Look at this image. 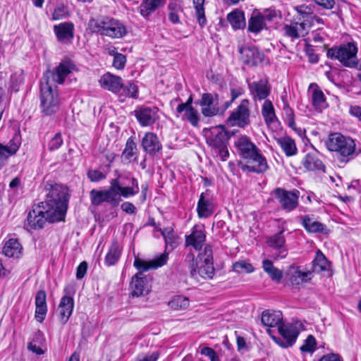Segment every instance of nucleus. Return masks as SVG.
Listing matches in <instances>:
<instances>
[{
	"label": "nucleus",
	"mask_w": 361,
	"mask_h": 361,
	"mask_svg": "<svg viewBox=\"0 0 361 361\" xmlns=\"http://www.w3.org/2000/svg\"><path fill=\"white\" fill-rule=\"evenodd\" d=\"M233 269L234 271L237 273L248 274L254 271V267L250 262L245 260H241L236 262L233 264Z\"/></svg>",
	"instance_id": "obj_51"
},
{
	"label": "nucleus",
	"mask_w": 361,
	"mask_h": 361,
	"mask_svg": "<svg viewBox=\"0 0 361 361\" xmlns=\"http://www.w3.org/2000/svg\"><path fill=\"white\" fill-rule=\"evenodd\" d=\"M74 68L75 65L71 62L62 61L56 68L55 71H47L42 78H47V80H49V78H51L53 82L61 84Z\"/></svg>",
	"instance_id": "obj_14"
},
{
	"label": "nucleus",
	"mask_w": 361,
	"mask_h": 361,
	"mask_svg": "<svg viewBox=\"0 0 361 361\" xmlns=\"http://www.w3.org/2000/svg\"><path fill=\"white\" fill-rule=\"evenodd\" d=\"M284 33L287 37L293 39H298L305 37L308 33L305 26L299 22L293 23L290 25H285L283 27Z\"/></svg>",
	"instance_id": "obj_32"
},
{
	"label": "nucleus",
	"mask_w": 361,
	"mask_h": 361,
	"mask_svg": "<svg viewBox=\"0 0 361 361\" xmlns=\"http://www.w3.org/2000/svg\"><path fill=\"white\" fill-rule=\"evenodd\" d=\"M275 138L286 156L290 157L297 153L295 142L290 137H275Z\"/></svg>",
	"instance_id": "obj_39"
},
{
	"label": "nucleus",
	"mask_w": 361,
	"mask_h": 361,
	"mask_svg": "<svg viewBox=\"0 0 361 361\" xmlns=\"http://www.w3.org/2000/svg\"><path fill=\"white\" fill-rule=\"evenodd\" d=\"M227 19L233 29H241L245 27V18L244 13L239 10L231 12L227 16Z\"/></svg>",
	"instance_id": "obj_41"
},
{
	"label": "nucleus",
	"mask_w": 361,
	"mask_h": 361,
	"mask_svg": "<svg viewBox=\"0 0 361 361\" xmlns=\"http://www.w3.org/2000/svg\"><path fill=\"white\" fill-rule=\"evenodd\" d=\"M47 312V306H36L35 318L37 322H42Z\"/></svg>",
	"instance_id": "obj_60"
},
{
	"label": "nucleus",
	"mask_w": 361,
	"mask_h": 361,
	"mask_svg": "<svg viewBox=\"0 0 361 361\" xmlns=\"http://www.w3.org/2000/svg\"><path fill=\"white\" fill-rule=\"evenodd\" d=\"M69 288V287L64 288L66 295L61 298L58 307L59 321L63 325L67 323L74 308L73 298L68 295L70 294Z\"/></svg>",
	"instance_id": "obj_13"
},
{
	"label": "nucleus",
	"mask_w": 361,
	"mask_h": 361,
	"mask_svg": "<svg viewBox=\"0 0 361 361\" xmlns=\"http://www.w3.org/2000/svg\"><path fill=\"white\" fill-rule=\"evenodd\" d=\"M121 90L125 92V95L128 97L133 98L137 97L138 88L137 86L133 82H129L127 85H124V87Z\"/></svg>",
	"instance_id": "obj_54"
},
{
	"label": "nucleus",
	"mask_w": 361,
	"mask_h": 361,
	"mask_svg": "<svg viewBox=\"0 0 361 361\" xmlns=\"http://www.w3.org/2000/svg\"><path fill=\"white\" fill-rule=\"evenodd\" d=\"M54 215L49 209H47L42 204L34 206L29 212L27 222V225L32 229L42 228L46 221L54 223L61 221V219H54L51 216Z\"/></svg>",
	"instance_id": "obj_7"
},
{
	"label": "nucleus",
	"mask_w": 361,
	"mask_h": 361,
	"mask_svg": "<svg viewBox=\"0 0 361 361\" xmlns=\"http://www.w3.org/2000/svg\"><path fill=\"white\" fill-rule=\"evenodd\" d=\"M316 4L325 9H332L336 4L335 0H313Z\"/></svg>",
	"instance_id": "obj_62"
},
{
	"label": "nucleus",
	"mask_w": 361,
	"mask_h": 361,
	"mask_svg": "<svg viewBox=\"0 0 361 361\" xmlns=\"http://www.w3.org/2000/svg\"><path fill=\"white\" fill-rule=\"evenodd\" d=\"M189 299L183 295H176L169 302V306L174 310H182L189 306Z\"/></svg>",
	"instance_id": "obj_48"
},
{
	"label": "nucleus",
	"mask_w": 361,
	"mask_h": 361,
	"mask_svg": "<svg viewBox=\"0 0 361 361\" xmlns=\"http://www.w3.org/2000/svg\"><path fill=\"white\" fill-rule=\"evenodd\" d=\"M22 246L17 239L11 238L6 241L3 247V253L8 257H19L21 254Z\"/></svg>",
	"instance_id": "obj_33"
},
{
	"label": "nucleus",
	"mask_w": 361,
	"mask_h": 361,
	"mask_svg": "<svg viewBox=\"0 0 361 361\" xmlns=\"http://www.w3.org/2000/svg\"><path fill=\"white\" fill-rule=\"evenodd\" d=\"M135 115L142 126H149L152 124L157 118L156 111L150 108L141 109L136 111Z\"/></svg>",
	"instance_id": "obj_35"
},
{
	"label": "nucleus",
	"mask_w": 361,
	"mask_h": 361,
	"mask_svg": "<svg viewBox=\"0 0 361 361\" xmlns=\"http://www.w3.org/2000/svg\"><path fill=\"white\" fill-rule=\"evenodd\" d=\"M132 187H126L123 186V184L119 180V195L121 198V196L128 198L131 196H134L135 195L139 192V187L137 181L135 178H132Z\"/></svg>",
	"instance_id": "obj_46"
},
{
	"label": "nucleus",
	"mask_w": 361,
	"mask_h": 361,
	"mask_svg": "<svg viewBox=\"0 0 361 361\" xmlns=\"http://www.w3.org/2000/svg\"><path fill=\"white\" fill-rule=\"evenodd\" d=\"M206 240V234L204 230H198L194 228L191 233L185 236V245L191 246L195 250H200Z\"/></svg>",
	"instance_id": "obj_25"
},
{
	"label": "nucleus",
	"mask_w": 361,
	"mask_h": 361,
	"mask_svg": "<svg viewBox=\"0 0 361 361\" xmlns=\"http://www.w3.org/2000/svg\"><path fill=\"white\" fill-rule=\"evenodd\" d=\"M265 20V16L261 13H253L248 21V31L255 34L259 33L266 27Z\"/></svg>",
	"instance_id": "obj_34"
},
{
	"label": "nucleus",
	"mask_w": 361,
	"mask_h": 361,
	"mask_svg": "<svg viewBox=\"0 0 361 361\" xmlns=\"http://www.w3.org/2000/svg\"><path fill=\"white\" fill-rule=\"evenodd\" d=\"M137 146L136 144L133 142L131 137H130L126 145V147L123 152V156L124 158L128 161H131L132 159H135V154H137Z\"/></svg>",
	"instance_id": "obj_50"
},
{
	"label": "nucleus",
	"mask_w": 361,
	"mask_h": 361,
	"mask_svg": "<svg viewBox=\"0 0 361 361\" xmlns=\"http://www.w3.org/2000/svg\"><path fill=\"white\" fill-rule=\"evenodd\" d=\"M185 116L192 126H195L197 125L199 121L198 113L193 107L187 109Z\"/></svg>",
	"instance_id": "obj_56"
},
{
	"label": "nucleus",
	"mask_w": 361,
	"mask_h": 361,
	"mask_svg": "<svg viewBox=\"0 0 361 361\" xmlns=\"http://www.w3.org/2000/svg\"><path fill=\"white\" fill-rule=\"evenodd\" d=\"M278 330L285 340L283 342L279 343V345L283 348L291 346L295 343L299 334L296 326L293 324H284L282 323L279 326Z\"/></svg>",
	"instance_id": "obj_18"
},
{
	"label": "nucleus",
	"mask_w": 361,
	"mask_h": 361,
	"mask_svg": "<svg viewBox=\"0 0 361 361\" xmlns=\"http://www.w3.org/2000/svg\"><path fill=\"white\" fill-rule=\"evenodd\" d=\"M240 59L248 66H256L261 63L264 54L259 51L256 47H243L239 49Z\"/></svg>",
	"instance_id": "obj_15"
},
{
	"label": "nucleus",
	"mask_w": 361,
	"mask_h": 361,
	"mask_svg": "<svg viewBox=\"0 0 361 361\" xmlns=\"http://www.w3.org/2000/svg\"><path fill=\"white\" fill-rule=\"evenodd\" d=\"M197 214L200 218H208L214 212V205L209 198H207L204 193L200 195L197 207Z\"/></svg>",
	"instance_id": "obj_29"
},
{
	"label": "nucleus",
	"mask_w": 361,
	"mask_h": 361,
	"mask_svg": "<svg viewBox=\"0 0 361 361\" xmlns=\"http://www.w3.org/2000/svg\"><path fill=\"white\" fill-rule=\"evenodd\" d=\"M87 177L92 182H98L106 178L105 174L97 170H90L87 172Z\"/></svg>",
	"instance_id": "obj_58"
},
{
	"label": "nucleus",
	"mask_w": 361,
	"mask_h": 361,
	"mask_svg": "<svg viewBox=\"0 0 361 361\" xmlns=\"http://www.w3.org/2000/svg\"><path fill=\"white\" fill-rule=\"evenodd\" d=\"M298 14V20L301 25L305 26L309 30L312 27V18L314 14V6L312 4H302L295 8Z\"/></svg>",
	"instance_id": "obj_20"
},
{
	"label": "nucleus",
	"mask_w": 361,
	"mask_h": 361,
	"mask_svg": "<svg viewBox=\"0 0 361 361\" xmlns=\"http://www.w3.org/2000/svg\"><path fill=\"white\" fill-rule=\"evenodd\" d=\"M74 25L70 22L61 23L54 26V32L57 40L63 44L71 42L74 36Z\"/></svg>",
	"instance_id": "obj_17"
},
{
	"label": "nucleus",
	"mask_w": 361,
	"mask_h": 361,
	"mask_svg": "<svg viewBox=\"0 0 361 361\" xmlns=\"http://www.w3.org/2000/svg\"><path fill=\"white\" fill-rule=\"evenodd\" d=\"M151 277L138 272L135 274L130 283L131 295L133 297H140L147 294L150 291L149 281Z\"/></svg>",
	"instance_id": "obj_11"
},
{
	"label": "nucleus",
	"mask_w": 361,
	"mask_h": 361,
	"mask_svg": "<svg viewBox=\"0 0 361 361\" xmlns=\"http://www.w3.org/2000/svg\"><path fill=\"white\" fill-rule=\"evenodd\" d=\"M45 189L48 191L47 199L40 202L47 209L54 214V219L63 220L66 213L69 200V193L67 187L52 182H47Z\"/></svg>",
	"instance_id": "obj_1"
},
{
	"label": "nucleus",
	"mask_w": 361,
	"mask_h": 361,
	"mask_svg": "<svg viewBox=\"0 0 361 361\" xmlns=\"http://www.w3.org/2000/svg\"><path fill=\"white\" fill-rule=\"evenodd\" d=\"M250 123L249 101L243 99L238 107L231 113L227 119V124L231 126H237L243 128Z\"/></svg>",
	"instance_id": "obj_10"
},
{
	"label": "nucleus",
	"mask_w": 361,
	"mask_h": 361,
	"mask_svg": "<svg viewBox=\"0 0 361 361\" xmlns=\"http://www.w3.org/2000/svg\"><path fill=\"white\" fill-rule=\"evenodd\" d=\"M331 262L328 261L325 255L318 250L315 258L312 262V270L314 272L320 273L330 269Z\"/></svg>",
	"instance_id": "obj_38"
},
{
	"label": "nucleus",
	"mask_w": 361,
	"mask_h": 361,
	"mask_svg": "<svg viewBox=\"0 0 361 361\" xmlns=\"http://www.w3.org/2000/svg\"><path fill=\"white\" fill-rule=\"evenodd\" d=\"M309 90L312 94V105L317 111H322L324 109L327 108L328 104L324 94L317 84L311 83Z\"/></svg>",
	"instance_id": "obj_23"
},
{
	"label": "nucleus",
	"mask_w": 361,
	"mask_h": 361,
	"mask_svg": "<svg viewBox=\"0 0 361 361\" xmlns=\"http://www.w3.org/2000/svg\"><path fill=\"white\" fill-rule=\"evenodd\" d=\"M119 178H114L110 181V187L106 190L92 189L90 192L91 203L94 206H99L103 202L109 203L111 207L118 206L121 202L119 195Z\"/></svg>",
	"instance_id": "obj_5"
},
{
	"label": "nucleus",
	"mask_w": 361,
	"mask_h": 361,
	"mask_svg": "<svg viewBox=\"0 0 361 361\" xmlns=\"http://www.w3.org/2000/svg\"><path fill=\"white\" fill-rule=\"evenodd\" d=\"M144 149L149 154H155L161 149L158 137H144L142 140Z\"/></svg>",
	"instance_id": "obj_43"
},
{
	"label": "nucleus",
	"mask_w": 361,
	"mask_h": 361,
	"mask_svg": "<svg viewBox=\"0 0 361 361\" xmlns=\"http://www.w3.org/2000/svg\"><path fill=\"white\" fill-rule=\"evenodd\" d=\"M164 3L165 0H145L140 6V14L147 17Z\"/></svg>",
	"instance_id": "obj_40"
},
{
	"label": "nucleus",
	"mask_w": 361,
	"mask_h": 361,
	"mask_svg": "<svg viewBox=\"0 0 361 361\" xmlns=\"http://www.w3.org/2000/svg\"><path fill=\"white\" fill-rule=\"evenodd\" d=\"M357 48L354 42H348L328 49L327 57L339 61L343 66L361 70V59H357Z\"/></svg>",
	"instance_id": "obj_4"
},
{
	"label": "nucleus",
	"mask_w": 361,
	"mask_h": 361,
	"mask_svg": "<svg viewBox=\"0 0 361 361\" xmlns=\"http://www.w3.org/2000/svg\"><path fill=\"white\" fill-rule=\"evenodd\" d=\"M234 145L243 159L258 149L247 137H239Z\"/></svg>",
	"instance_id": "obj_28"
},
{
	"label": "nucleus",
	"mask_w": 361,
	"mask_h": 361,
	"mask_svg": "<svg viewBox=\"0 0 361 361\" xmlns=\"http://www.w3.org/2000/svg\"><path fill=\"white\" fill-rule=\"evenodd\" d=\"M99 82L102 87L114 93L118 92L124 87L122 78L110 73L103 75L99 80Z\"/></svg>",
	"instance_id": "obj_19"
},
{
	"label": "nucleus",
	"mask_w": 361,
	"mask_h": 361,
	"mask_svg": "<svg viewBox=\"0 0 361 361\" xmlns=\"http://www.w3.org/2000/svg\"><path fill=\"white\" fill-rule=\"evenodd\" d=\"M159 356V352H153L150 354L137 357L136 361H157Z\"/></svg>",
	"instance_id": "obj_64"
},
{
	"label": "nucleus",
	"mask_w": 361,
	"mask_h": 361,
	"mask_svg": "<svg viewBox=\"0 0 361 361\" xmlns=\"http://www.w3.org/2000/svg\"><path fill=\"white\" fill-rule=\"evenodd\" d=\"M204 1L205 0H192V3L195 9V15L199 25L202 27L207 23V19L204 13Z\"/></svg>",
	"instance_id": "obj_47"
},
{
	"label": "nucleus",
	"mask_w": 361,
	"mask_h": 361,
	"mask_svg": "<svg viewBox=\"0 0 361 361\" xmlns=\"http://www.w3.org/2000/svg\"><path fill=\"white\" fill-rule=\"evenodd\" d=\"M20 137H13L10 145H3L0 143V169L5 164L8 158L18 151L20 145Z\"/></svg>",
	"instance_id": "obj_26"
},
{
	"label": "nucleus",
	"mask_w": 361,
	"mask_h": 361,
	"mask_svg": "<svg viewBox=\"0 0 361 361\" xmlns=\"http://www.w3.org/2000/svg\"><path fill=\"white\" fill-rule=\"evenodd\" d=\"M87 269V263L85 261L82 262L77 268L76 278L82 279L86 274Z\"/></svg>",
	"instance_id": "obj_63"
},
{
	"label": "nucleus",
	"mask_w": 361,
	"mask_h": 361,
	"mask_svg": "<svg viewBox=\"0 0 361 361\" xmlns=\"http://www.w3.org/2000/svg\"><path fill=\"white\" fill-rule=\"evenodd\" d=\"M302 165L309 171H325L323 162L314 154H307L302 161Z\"/></svg>",
	"instance_id": "obj_36"
},
{
	"label": "nucleus",
	"mask_w": 361,
	"mask_h": 361,
	"mask_svg": "<svg viewBox=\"0 0 361 361\" xmlns=\"http://www.w3.org/2000/svg\"><path fill=\"white\" fill-rule=\"evenodd\" d=\"M185 263L190 269L191 277L196 280H199L200 278L211 279L214 275L213 252L210 245L204 247L196 260L192 253H188L185 257Z\"/></svg>",
	"instance_id": "obj_2"
},
{
	"label": "nucleus",
	"mask_w": 361,
	"mask_h": 361,
	"mask_svg": "<svg viewBox=\"0 0 361 361\" xmlns=\"http://www.w3.org/2000/svg\"><path fill=\"white\" fill-rule=\"evenodd\" d=\"M262 116L269 128H277L279 123L275 115L273 104L270 100H265L262 109ZM274 130L272 129V131Z\"/></svg>",
	"instance_id": "obj_27"
},
{
	"label": "nucleus",
	"mask_w": 361,
	"mask_h": 361,
	"mask_svg": "<svg viewBox=\"0 0 361 361\" xmlns=\"http://www.w3.org/2000/svg\"><path fill=\"white\" fill-rule=\"evenodd\" d=\"M283 315L280 311L265 310L262 314V323L267 326H277L282 324Z\"/></svg>",
	"instance_id": "obj_30"
},
{
	"label": "nucleus",
	"mask_w": 361,
	"mask_h": 361,
	"mask_svg": "<svg viewBox=\"0 0 361 361\" xmlns=\"http://www.w3.org/2000/svg\"><path fill=\"white\" fill-rule=\"evenodd\" d=\"M288 274L290 275V281L293 285H300L310 280V271H302L298 268L291 267L288 270Z\"/></svg>",
	"instance_id": "obj_37"
},
{
	"label": "nucleus",
	"mask_w": 361,
	"mask_h": 361,
	"mask_svg": "<svg viewBox=\"0 0 361 361\" xmlns=\"http://www.w3.org/2000/svg\"><path fill=\"white\" fill-rule=\"evenodd\" d=\"M302 224L305 230L309 233H327L329 231L325 225L315 221L309 215H305L302 217Z\"/></svg>",
	"instance_id": "obj_31"
},
{
	"label": "nucleus",
	"mask_w": 361,
	"mask_h": 361,
	"mask_svg": "<svg viewBox=\"0 0 361 361\" xmlns=\"http://www.w3.org/2000/svg\"><path fill=\"white\" fill-rule=\"evenodd\" d=\"M274 193L284 210L290 212L298 207L299 193L298 190L288 191L284 189L276 188Z\"/></svg>",
	"instance_id": "obj_12"
},
{
	"label": "nucleus",
	"mask_w": 361,
	"mask_h": 361,
	"mask_svg": "<svg viewBox=\"0 0 361 361\" xmlns=\"http://www.w3.org/2000/svg\"><path fill=\"white\" fill-rule=\"evenodd\" d=\"M201 354L207 356L210 361H219V357L214 349L209 347H204L201 350Z\"/></svg>",
	"instance_id": "obj_59"
},
{
	"label": "nucleus",
	"mask_w": 361,
	"mask_h": 361,
	"mask_svg": "<svg viewBox=\"0 0 361 361\" xmlns=\"http://www.w3.org/2000/svg\"><path fill=\"white\" fill-rule=\"evenodd\" d=\"M218 98V95L214 96L211 93H204L202 95L201 100L199 104L202 107V114L206 117H212L219 113V109L212 106L215 100Z\"/></svg>",
	"instance_id": "obj_22"
},
{
	"label": "nucleus",
	"mask_w": 361,
	"mask_h": 361,
	"mask_svg": "<svg viewBox=\"0 0 361 361\" xmlns=\"http://www.w3.org/2000/svg\"><path fill=\"white\" fill-rule=\"evenodd\" d=\"M283 113L284 114L285 119L288 123V126L290 127L292 129H293L295 133H297L298 135H302L303 133H305V130H302V129L296 128L294 120L293 110L289 106L288 104L286 102H283Z\"/></svg>",
	"instance_id": "obj_45"
},
{
	"label": "nucleus",
	"mask_w": 361,
	"mask_h": 361,
	"mask_svg": "<svg viewBox=\"0 0 361 361\" xmlns=\"http://www.w3.org/2000/svg\"><path fill=\"white\" fill-rule=\"evenodd\" d=\"M283 230L269 237L267 243L268 245L274 249L280 250L276 258H285L287 255V250L283 248L286 238L283 235Z\"/></svg>",
	"instance_id": "obj_24"
},
{
	"label": "nucleus",
	"mask_w": 361,
	"mask_h": 361,
	"mask_svg": "<svg viewBox=\"0 0 361 361\" xmlns=\"http://www.w3.org/2000/svg\"><path fill=\"white\" fill-rule=\"evenodd\" d=\"M325 144L329 150L343 157L352 155L355 149V142L350 137H329Z\"/></svg>",
	"instance_id": "obj_8"
},
{
	"label": "nucleus",
	"mask_w": 361,
	"mask_h": 361,
	"mask_svg": "<svg viewBox=\"0 0 361 361\" xmlns=\"http://www.w3.org/2000/svg\"><path fill=\"white\" fill-rule=\"evenodd\" d=\"M121 250L117 241L112 242L105 257V264L112 266L116 264L121 256Z\"/></svg>",
	"instance_id": "obj_42"
},
{
	"label": "nucleus",
	"mask_w": 361,
	"mask_h": 361,
	"mask_svg": "<svg viewBox=\"0 0 361 361\" xmlns=\"http://www.w3.org/2000/svg\"><path fill=\"white\" fill-rule=\"evenodd\" d=\"M40 107L47 116L55 114L59 108V99L56 91L47 78H42L40 82Z\"/></svg>",
	"instance_id": "obj_6"
},
{
	"label": "nucleus",
	"mask_w": 361,
	"mask_h": 361,
	"mask_svg": "<svg viewBox=\"0 0 361 361\" xmlns=\"http://www.w3.org/2000/svg\"><path fill=\"white\" fill-rule=\"evenodd\" d=\"M133 265L139 271L138 272H141L142 274H144L145 271L152 269V264L151 263V261L147 262L138 257L135 259Z\"/></svg>",
	"instance_id": "obj_53"
},
{
	"label": "nucleus",
	"mask_w": 361,
	"mask_h": 361,
	"mask_svg": "<svg viewBox=\"0 0 361 361\" xmlns=\"http://www.w3.org/2000/svg\"><path fill=\"white\" fill-rule=\"evenodd\" d=\"M46 298L47 295L44 290L38 291L35 296V305L47 306Z\"/></svg>",
	"instance_id": "obj_61"
},
{
	"label": "nucleus",
	"mask_w": 361,
	"mask_h": 361,
	"mask_svg": "<svg viewBox=\"0 0 361 361\" xmlns=\"http://www.w3.org/2000/svg\"><path fill=\"white\" fill-rule=\"evenodd\" d=\"M229 137H206L207 143L219 154L221 160L225 161L229 157L227 145Z\"/></svg>",
	"instance_id": "obj_16"
},
{
	"label": "nucleus",
	"mask_w": 361,
	"mask_h": 361,
	"mask_svg": "<svg viewBox=\"0 0 361 361\" xmlns=\"http://www.w3.org/2000/svg\"><path fill=\"white\" fill-rule=\"evenodd\" d=\"M262 268L272 281L277 283L280 282L283 277V273L280 269L274 266L273 262L271 260L264 259L262 262Z\"/></svg>",
	"instance_id": "obj_44"
},
{
	"label": "nucleus",
	"mask_w": 361,
	"mask_h": 361,
	"mask_svg": "<svg viewBox=\"0 0 361 361\" xmlns=\"http://www.w3.org/2000/svg\"><path fill=\"white\" fill-rule=\"evenodd\" d=\"M168 259L169 254L167 252H165L161 254L159 257L151 261V263L152 264V269H157L164 266L166 264Z\"/></svg>",
	"instance_id": "obj_55"
},
{
	"label": "nucleus",
	"mask_w": 361,
	"mask_h": 361,
	"mask_svg": "<svg viewBox=\"0 0 361 361\" xmlns=\"http://www.w3.org/2000/svg\"><path fill=\"white\" fill-rule=\"evenodd\" d=\"M238 166L243 171H247L257 173H264L269 168L266 158L260 154L259 149L240 161Z\"/></svg>",
	"instance_id": "obj_9"
},
{
	"label": "nucleus",
	"mask_w": 361,
	"mask_h": 361,
	"mask_svg": "<svg viewBox=\"0 0 361 361\" xmlns=\"http://www.w3.org/2000/svg\"><path fill=\"white\" fill-rule=\"evenodd\" d=\"M316 344L314 337L312 335H309L300 349L302 352L313 353L315 350Z\"/></svg>",
	"instance_id": "obj_52"
},
{
	"label": "nucleus",
	"mask_w": 361,
	"mask_h": 361,
	"mask_svg": "<svg viewBox=\"0 0 361 361\" xmlns=\"http://www.w3.org/2000/svg\"><path fill=\"white\" fill-rule=\"evenodd\" d=\"M24 76L23 72L15 73L11 75L8 85V90L17 92L20 90V87L23 84Z\"/></svg>",
	"instance_id": "obj_49"
},
{
	"label": "nucleus",
	"mask_w": 361,
	"mask_h": 361,
	"mask_svg": "<svg viewBox=\"0 0 361 361\" xmlns=\"http://www.w3.org/2000/svg\"><path fill=\"white\" fill-rule=\"evenodd\" d=\"M88 28L92 32L111 38H121L126 34L125 26L118 20L109 17L89 20Z\"/></svg>",
	"instance_id": "obj_3"
},
{
	"label": "nucleus",
	"mask_w": 361,
	"mask_h": 361,
	"mask_svg": "<svg viewBox=\"0 0 361 361\" xmlns=\"http://www.w3.org/2000/svg\"><path fill=\"white\" fill-rule=\"evenodd\" d=\"M126 63V57L122 54H116L114 58L113 66L118 70L124 68Z\"/></svg>",
	"instance_id": "obj_57"
},
{
	"label": "nucleus",
	"mask_w": 361,
	"mask_h": 361,
	"mask_svg": "<svg viewBox=\"0 0 361 361\" xmlns=\"http://www.w3.org/2000/svg\"><path fill=\"white\" fill-rule=\"evenodd\" d=\"M249 87L251 94L255 101L264 99L270 94L268 81L265 79H261L259 81H255L249 84Z\"/></svg>",
	"instance_id": "obj_21"
}]
</instances>
